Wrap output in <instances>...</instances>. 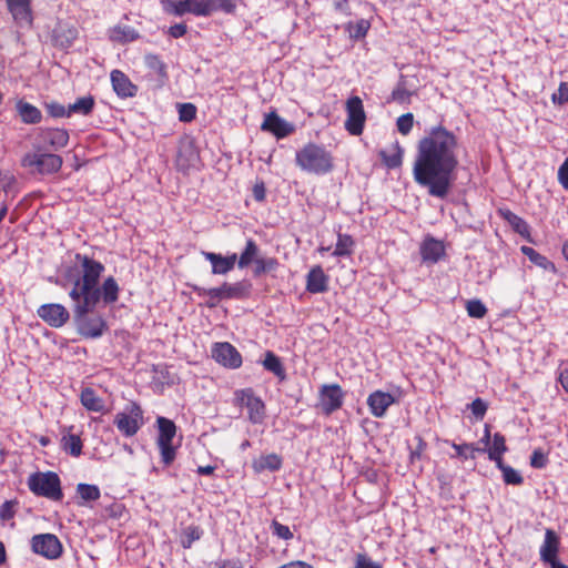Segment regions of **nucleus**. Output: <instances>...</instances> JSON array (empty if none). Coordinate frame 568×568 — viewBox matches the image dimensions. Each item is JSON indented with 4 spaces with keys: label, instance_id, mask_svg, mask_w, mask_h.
I'll return each mask as SVG.
<instances>
[{
    "label": "nucleus",
    "instance_id": "nucleus-50",
    "mask_svg": "<svg viewBox=\"0 0 568 568\" xmlns=\"http://www.w3.org/2000/svg\"><path fill=\"white\" fill-rule=\"evenodd\" d=\"M413 125H414V115L410 112L400 115L396 121L397 131L402 135H407L412 131Z\"/></svg>",
    "mask_w": 568,
    "mask_h": 568
},
{
    "label": "nucleus",
    "instance_id": "nucleus-25",
    "mask_svg": "<svg viewBox=\"0 0 568 568\" xmlns=\"http://www.w3.org/2000/svg\"><path fill=\"white\" fill-rule=\"evenodd\" d=\"M282 466L283 458L276 453L261 455L260 457L252 460V469L255 474H261L265 470L278 471Z\"/></svg>",
    "mask_w": 568,
    "mask_h": 568
},
{
    "label": "nucleus",
    "instance_id": "nucleus-9",
    "mask_svg": "<svg viewBox=\"0 0 568 568\" xmlns=\"http://www.w3.org/2000/svg\"><path fill=\"white\" fill-rule=\"evenodd\" d=\"M235 399L239 405L247 409V418L252 424H262L266 417V406L251 387L235 392Z\"/></svg>",
    "mask_w": 568,
    "mask_h": 568
},
{
    "label": "nucleus",
    "instance_id": "nucleus-21",
    "mask_svg": "<svg viewBox=\"0 0 568 568\" xmlns=\"http://www.w3.org/2000/svg\"><path fill=\"white\" fill-rule=\"evenodd\" d=\"M419 253L424 263L435 264L445 255V246L442 241L427 235L420 243Z\"/></svg>",
    "mask_w": 568,
    "mask_h": 568
},
{
    "label": "nucleus",
    "instance_id": "nucleus-49",
    "mask_svg": "<svg viewBox=\"0 0 568 568\" xmlns=\"http://www.w3.org/2000/svg\"><path fill=\"white\" fill-rule=\"evenodd\" d=\"M416 446L410 448L409 462L413 464L416 460H420L427 449V443L419 435L415 436Z\"/></svg>",
    "mask_w": 568,
    "mask_h": 568
},
{
    "label": "nucleus",
    "instance_id": "nucleus-22",
    "mask_svg": "<svg viewBox=\"0 0 568 568\" xmlns=\"http://www.w3.org/2000/svg\"><path fill=\"white\" fill-rule=\"evenodd\" d=\"M111 84L118 97L133 98L138 93V87L132 83L130 78L121 70H113L110 74Z\"/></svg>",
    "mask_w": 568,
    "mask_h": 568
},
{
    "label": "nucleus",
    "instance_id": "nucleus-45",
    "mask_svg": "<svg viewBox=\"0 0 568 568\" xmlns=\"http://www.w3.org/2000/svg\"><path fill=\"white\" fill-rule=\"evenodd\" d=\"M466 311L469 317L483 318L486 316L488 310L485 304L477 298L469 300L466 303Z\"/></svg>",
    "mask_w": 568,
    "mask_h": 568
},
{
    "label": "nucleus",
    "instance_id": "nucleus-6",
    "mask_svg": "<svg viewBox=\"0 0 568 568\" xmlns=\"http://www.w3.org/2000/svg\"><path fill=\"white\" fill-rule=\"evenodd\" d=\"M113 424L121 435L133 437L144 425L143 409L136 402H130L115 414Z\"/></svg>",
    "mask_w": 568,
    "mask_h": 568
},
{
    "label": "nucleus",
    "instance_id": "nucleus-1",
    "mask_svg": "<svg viewBox=\"0 0 568 568\" xmlns=\"http://www.w3.org/2000/svg\"><path fill=\"white\" fill-rule=\"evenodd\" d=\"M458 148V136L442 124L430 128L418 141L413 176L430 196L448 195L459 165Z\"/></svg>",
    "mask_w": 568,
    "mask_h": 568
},
{
    "label": "nucleus",
    "instance_id": "nucleus-36",
    "mask_svg": "<svg viewBox=\"0 0 568 568\" xmlns=\"http://www.w3.org/2000/svg\"><path fill=\"white\" fill-rule=\"evenodd\" d=\"M257 253H258V246L255 243V241L252 239L247 240L246 244H245V248L241 253L239 261H237L239 267L244 268V267H247L251 263H253V262L255 263V258H258Z\"/></svg>",
    "mask_w": 568,
    "mask_h": 568
},
{
    "label": "nucleus",
    "instance_id": "nucleus-35",
    "mask_svg": "<svg viewBox=\"0 0 568 568\" xmlns=\"http://www.w3.org/2000/svg\"><path fill=\"white\" fill-rule=\"evenodd\" d=\"M263 366L266 371L273 373L280 379H285V368L280 359L273 352L267 351L263 361Z\"/></svg>",
    "mask_w": 568,
    "mask_h": 568
},
{
    "label": "nucleus",
    "instance_id": "nucleus-23",
    "mask_svg": "<svg viewBox=\"0 0 568 568\" xmlns=\"http://www.w3.org/2000/svg\"><path fill=\"white\" fill-rule=\"evenodd\" d=\"M329 277L321 265L311 267L306 275V291L312 294L324 293L328 290Z\"/></svg>",
    "mask_w": 568,
    "mask_h": 568
},
{
    "label": "nucleus",
    "instance_id": "nucleus-52",
    "mask_svg": "<svg viewBox=\"0 0 568 568\" xmlns=\"http://www.w3.org/2000/svg\"><path fill=\"white\" fill-rule=\"evenodd\" d=\"M271 529L273 535L280 539L290 540L293 538V532L290 527L278 523L277 520L272 521Z\"/></svg>",
    "mask_w": 568,
    "mask_h": 568
},
{
    "label": "nucleus",
    "instance_id": "nucleus-39",
    "mask_svg": "<svg viewBox=\"0 0 568 568\" xmlns=\"http://www.w3.org/2000/svg\"><path fill=\"white\" fill-rule=\"evenodd\" d=\"M95 101L92 95L79 98L74 103L69 105L70 115L72 113L88 115L92 112Z\"/></svg>",
    "mask_w": 568,
    "mask_h": 568
},
{
    "label": "nucleus",
    "instance_id": "nucleus-24",
    "mask_svg": "<svg viewBox=\"0 0 568 568\" xmlns=\"http://www.w3.org/2000/svg\"><path fill=\"white\" fill-rule=\"evenodd\" d=\"M140 33L131 26L116 24L108 30V38L111 42L126 44L140 39Z\"/></svg>",
    "mask_w": 568,
    "mask_h": 568
},
{
    "label": "nucleus",
    "instance_id": "nucleus-15",
    "mask_svg": "<svg viewBox=\"0 0 568 568\" xmlns=\"http://www.w3.org/2000/svg\"><path fill=\"white\" fill-rule=\"evenodd\" d=\"M211 353L212 357L224 367L239 368L242 365L240 352L229 342L215 343Z\"/></svg>",
    "mask_w": 568,
    "mask_h": 568
},
{
    "label": "nucleus",
    "instance_id": "nucleus-46",
    "mask_svg": "<svg viewBox=\"0 0 568 568\" xmlns=\"http://www.w3.org/2000/svg\"><path fill=\"white\" fill-rule=\"evenodd\" d=\"M412 95L404 82H399L392 91V100L399 104L409 103Z\"/></svg>",
    "mask_w": 568,
    "mask_h": 568
},
{
    "label": "nucleus",
    "instance_id": "nucleus-30",
    "mask_svg": "<svg viewBox=\"0 0 568 568\" xmlns=\"http://www.w3.org/2000/svg\"><path fill=\"white\" fill-rule=\"evenodd\" d=\"M146 68L156 77L159 87H162L168 80L166 64L158 54L148 53L144 57Z\"/></svg>",
    "mask_w": 568,
    "mask_h": 568
},
{
    "label": "nucleus",
    "instance_id": "nucleus-41",
    "mask_svg": "<svg viewBox=\"0 0 568 568\" xmlns=\"http://www.w3.org/2000/svg\"><path fill=\"white\" fill-rule=\"evenodd\" d=\"M254 275L258 276L272 271H275L278 266V261L275 257H258L255 258Z\"/></svg>",
    "mask_w": 568,
    "mask_h": 568
},
{
    "label": "nucleus",
    "instance_id": "nucleus-59",
    "mask_svg": "<svg viewBox=\"0 0 568 568\" xmlns=\"http://www.w3.org/2000/svg\"><path fill=\"white\" fill-rule=\"evenodd\" d=\"M531 263H534L535 265H537L546 271L555 272V270H556L555 264L551 261H549L545 255L540 254L539 252L531 260Z\"/></svg>",
    "mask_w": 568,
    "mask_h": 568
},
{
    "label": "nucleus",
    "instance_id": "nucleus-14",
    "mask_svg": "<svg viewBox=\"0 0 568 568\" xmlns=\"http://www.w3.org/2000/svg\"><path fill=\"white\" fill-rule=\"evenodd\" d=\"M318 397L321 409L325 415L338 410L344 403V392L338 384L323 385Z\"/></svg>",
    "mask_w": 568,
    "mask_h": 568
},
{
    "label": "nucleus",
    "instance_id": "nucleus-31",
    "mask_svg": "<svg viewBox=\"0 0 568 568\" xmlns=\"http://www.w3.org/2000/svg\"><path fill=\"white\" fill-rule=\"evenodd\" d=\"M7 6L17 22L31 21L30 0H7Z\"/></svg>",
    "mask_w": 568,
    "mask_h": 568
},
{
    "label": "nucleus",
    "instance_id": "nucleus-62",
    "mask_svg": "<svg viewBox=\"0 0 568 568\" xmlns=\"http://www.w3.org/2000/svg\"><path fill=\"white\" fill-rule=\"evenodd\" d=\"M186 32L187 26L185 23H176L174 26H171L168 30V33L174 39L184 37Z\"/></svg>",
    "mask_w": 568,
    "mask_h": 568
},
{
    "label": "nucleus",
    "instance_id": "nucleus-58",
    "mask_svg": "<svg viewBox=\"0 0 568 568\" xmlns=\"http://www.w3.org/2000/svg\"><path fill=\"white\" fill-rule=\"evenodd\" d=\"M548 458L547 456L541 452V449H535L530 456V465L534 468H545L547 466Z\"/></svg>",
    "mask_w": 568,
    "mask_h": 568
},
{
    "label": "nucleus",
    "instance_id": "nucleus-51",
    "mask_svg": "<svg viewBox=\"0 0 568 568\" xmlns=\"http://www.w3.org/2000/svg\"><path fill=\"white\" fill-rule=\"evenodd\" d=\"M196 116V106L193 103H182L179 105V119L182 122H191Z\"/></svg>",
    "mask_w": 568,
    "mask_h": 568
},
{
    "label": "nucleus",
    "instance_id": "nucleus-27",
    "mask_svg": "<svg viewBox=\"0 0 568 568\" xmlns=\"http://www.w3.org/2000/svg\"><path fill=\"white\" fill-rule=\"evenodd\" d=\"M378 155L387 169H397L403 164L404 149L396 141L388 149L381 150Z\"/></svg>",
    "mask_w": 568,
    "mask_h": 568
},
{
    "label": "nucleus",
    "instance_id": "nucleus-17",
    "mask_svg": "<svg viewBox=\"0 0 568 568\" xmlns=\"http://www.w3.org/2000/svg\"><path fill=\"white\" fill-rule=\"evenodd\" d=\"M261 130L271 132L276 139H284L295 131V126L272 111L265 115Z\"/></svg>",
    "mask_w": 568,
    "mask_h": 568
},
{
    "label": "nucleus",
    "instance_id": "nucleus-44",
    "mask_svg": "<svg viewBox=\"0 0 568 568\" xmlns=\"http://www.w3.org/2000/svg\"><path fill=\"white\" fill-rule=\"evenodd\" d=\"M203 535V530L199 526H187L183 530V539H182V547L185 549H189L192 547L193 542L199 540Z\"/></svg>",
    "mask_w": 568,
    "mask_h": 568
},
{
    "label": "nucleus",
    "instance_id": "nucleus-3",
    "mask_svg": "<svg viewBox=\"0 0 568 568\" xmlns=\"http://www.w3.org/2000/svg\"><path fill=\"white\" fill-rule=\"evenodd\" d=\"M295 163L302 171L315 175L327 174L334 168L332 153L314 142L306 143L296 152Z\"/></svg>",
    "mask_w": 568,
    "mask_h": 568
},
{
    "label": "nucleus",
    "instance_id": "nucleus-4",
    "mask_svg": "<svg viewBox=\"0 0 568 568\" xmlns=\"http://www.w3.org/2000/svg\"><path fill=\"white\" fill-rule=\"evenodd\" d=\"M29 490L38 497H44L53 501H61L63 491L61 480L54 471H36L27 480Z\"/></svg>",
    "mask_w": 568,
    "mask_h": 568
},
{
    "label": "nucleus",
    "instance_id": "nucleus-40",
    "mask_svg": "<svg viewBox=\"0 0 568 568\" xmlns=\"http://www.w3.org/2000/svg\"><path fill=\"white\" fill-rule=\"evenodd\" d=\"M78 29L75 27L62 28L57 32V41L63 48H69L78 38Z\"/></svg>",
    "mask_w": 568,
    "mask_h": 568
},
{
    "label": "nucleus",
    "instance_id": "nucleus-42",
    "mask_svg": "<svg viewBox=\"0 0 568 568\" xmlns=\"http://www.w3.org/2000/svg\"><path fill=\"white\" fill-rule=\"evenodd\" d=\"M77 491L80 498L84 501H94L98 500L101 496L99 487L90 484H79L77 486Z\"/></svg>",
    "mask_w": 568,
    "mask_h": 568
},
{
    "label": "nucleus",
    "instance_id": "nucleus-53",
    "mask_svg": "<svg viewBox=\"0 0 568 568\" xmlns=\"http://www.w3.org/2000/svg\"><path fill=\"white\" fill-rule=\"evenodd\" d=\"M468 407L470 408L473 415L477 419L481 420L486 415L488 404L480 397H477L468 405Z\"/></svg>",
    "mask_w": 568,
    "mask_h": 568
},
{
    "label": "nucleus",
    "instance_id": "nucleus-32",
    "mask_svg": "<svg viewBox=\"0 0 568 568\" xmlns=\"http://www.w3.org/2000/svg\"><path fill=\"white\" fill-rule=\"evenodd\" d=\"M485 452L488 454V458L495 464L503 462V455L507 452V445L505 436L500 433H495L493 436L491 445Z\"/></svg>",
    "mask_w": 568,
    "mask_h": 568
},
{
    "label": "nucleus",
    "instance_id": "nucleus-43",
    "mask_svg": "<svg viewBox=\"0 0 568 568\" xmlns=\"http://www.w3.org/2000/svg\"><path fill=\"white\" fill-rule=\"evenodd\" d=\"M174 16H183L185 13L193 14V0H171L169 1V9Z\"/></svg>",
    "mask_w": 568,
    "mask_h": 568
},
{
    "label": "nucleus",
    "instance_id": "nucleus-26",
    "mask_svg": "<svg viewBox=\"0 0 568 568\" xmlns=\"http://www.w3.org/2000/svg\"><path fill=\"white\" fill-rule=\"evenodd\" d=\"M205 258L212 264L213 274H226L234 268L237 255L234 253L229 256H222L216 253H205Z\"/></svg>",
    "mask_w": 568,
    "mask_h": 568
},
{
    "label": "nucleus",
    "instance_id": "nucleus-8",
    "mask_svg": "<svg viewBox=\"0 0 568 568\" xmlns=\"http://www.w3.org/2000/svg\"><path fill=\"white\" fill-rule=\"evenodd\" d=\"M63 164L60 155L53 153L29 152L21 159V165L29 169L31 173L53 174L57 173Z\"/></svg>",
    "mask_w": 568,
    "mask_h": 568
},
{
    "label": "nucleus",
    "instance_id": "nucleus-60",
    "mask_svg": "<svg viewBox=\"0 0 568 568\" xmlns=\"http://www.w3.org/2000/svg\"><path fill=\"white\" fill-rule=\"evenodd\" d=\"M334 10L345 17L352 16L349 0H334Z\"/></svg>",
    "mask_w": 568,
    "mask_h": 568
},
{
    "label": "nucleus",
    "instance_id": "nucleus-54",
    "mask_svg": "<svg viewBox=\"0 0 568 568\" xmlns=\"http://www.w3.org/2000/svg\"><path fill=\"white\" fill-rule=\"evenodd\" d=\"M369 29V22L362 19L354 24H349V33L353 38H364Z\"/></svg>",
    "mask_w": 568,
    "mask_h": 568
},
{
    "label": "nucleus",
    "instance_id": "nucleus-63",
    "mask_svg": "<svg viewBox=\"0 0 568 568\" xmlns=\"http://www.w3.org/2000/svg\"><path fill=\"white\" fill-rule=\"evenodd\" d=\"M266 190L264 183H256L253 187V196L257 202H262L265 200Z\"/></svg>",
    "mask_w": 568,
    "mask_h": 568
},
{
    "label": "nucleus",
    "instance_id": "nucleus-10",
    "mask_svg": "<svg viewBox=\"0 0 568 568\" xmlns=\"http://www.w3.org/2000/svg\"><path fill=\"white\" fill-rule=\"evenodd\" d=\"M93 311L78 312L72 310L78 332L84 338H98L106 329V322L101 316H90Z\"/></svg>",
    "mask_w": 568,
    "mask_h": 568
},
{
    "label": "nucleus",
    "instance_id": "nucleus-19",
    "mask_svg": "<svg viewBox=\"0 0 568 568\" xmlns=\"http://www.w3.org/2000/svg\"><path fill=\"white\" fill-rule=\"evenodd\" d=\"M69 132L61 128H44L39 132V140L44 148L58 151L69 142Z\"/></svg>",
    "mask_w": 568,
    "mask_h": 568
},
{
    "label": "nucleus",
    "instance_id": "nucleus-38",
    "mask_svg": "<svg viewBox=\"0 0 568 568\" xmlns=\"http://www.w3.org/2000/svg\"><path fill=\"white\" fill-rule=\"evenodd\" d=\"M496 467L501 471L503 480L506 485L519 486L524 483V477L520 473L511 466L506 465L504 460L500 462V464H496Z\"/></svg>",
    "mask_w": 568,
    "mask_h": 568
},
{
    "label": "nucleus",
    "instance_id": "nucleus-12",
    "mask_svg": "<svg viewBox=\"0 0 568 568\" xmlns=\"http://www.w3.org/2000/svg\"><path fill=\"white\" fill-rule=\"evenodd\" d=\"M345 110L347 114L345 121L346 131L351 135H361L366 122V113L362 99L357 95L348 98L345 104Z\"/></svg>",
    "mask_w": 568,
    "mask_h": 568
},
{
    "label": "nucleus",
    "instance_id": "nucleus-2",
    "mask_svg": "<svg viewBox=\"0 0 568 568\" xmlns=\"http://www.w3.org/2000/svg\"><path fill=\"white\" fill-rule=\"evenodd\" d=\"M75 261L80 271L69 292L73 302L72 310H78L79 313L94 311L101 300L106 305L119 300L120 287L113 276L106 277L100 286V278L105 271L100 261L80 253L75 254Z\"/></svg>",
    "mask_w": 568,
    "mask_h": 568
},
{
    "label": "nucleus",
    "instance_id": "nucleus-16",
    "mask_svg": "<svg viewBox=\"0 0 568 568\" xmlns=\"http://www.w3.org/2000/svg\"><path fill=\"white\" fill-rule=\"evenodd\" d=\"M37 314L49 326L55 328L63 326L70 318L69 311L62 304L58 303L41 305Z\"/></svg>",
    "mask_w": 568,
    "mask_h": 568
},
{
    "label": "nucleus",
    "instance_id": "nucleus-57",
    "mask_svg": "<svg viewBox=\"0 0 568 568\" xmlns=\"http://www.w3.org/2000/svg\"><path fill=\"white\" fill-rule=\"evenodd\" d=\"M48 113L53 118H63L70 116L69 108L65 109L64 105L58 102H51L45 105Z\"/></svg>",
    "mask_w": 568,
    "mask_h": 568
},
{
    "label": "nucleus",
    "instance_id": "nucleus-20",
    "mask_svg": "<svg viewBox=\"0 0 568 568\" xmlns=\"http://www.w3.org/2000/svg\"><path fill=\"white\" fill-rule=\"evenodd\" d=\"M395 403V397L387 392L375 390L367 397V405L374 417L385 416L387 409Z\"/></svg>",
    "mask_w": 568,
    "mask_h": 568
},
{
    "label": "nucleus",
    "instance_id": "nucleus-18",
    "mask_svg": "<svg viewBox=\"0 0 568 568\" xmlns=\"http://www.w3.org/2000/svg\"><path fill=\"white\" fill-rule=\"evenodd\" d=\"M193 7L196 17H207L215 11L233 13L236 8L233 0H193Z\"/></svg>",
    "mask_w": 568,
    "mask_h": 568
},
{
    "label": "nucleus",
    "instance_id": "nucleus-61",
    "mask_svg": "<svg viewBox=\"0 0 568 568\" xmlns=\"http://www.w3.org/2000/svg\"><path fill=\"white\" fill-rule=\"evenodd\" d=\"M558 181L561 186L568 191V158L558 169Z\"/></svg>",
    "mask_w": 568,
    "mask_h": 568
},
{
    "label": "nucleus",
    "instance_id": "nucleus-64",
    "mask_svg": "<svg viewBox=\"0 0 568 568\" xmlns=\"http://www.w3.org/2000/svg\"><path fill=\"white\" fill-rule=\"evenodd\" d=\"M219 568H243L239 559H225L216 564Z\"/></svg>",
    "mask_w": 568,
    "mask_h": 568
},
{
    "label": "nucleus",
    "instance_id": "nucleus-33",
    "mask_svg": "<svg viewBox=\"0 0 568 568\" xmlns=\"http://www.w3.org/2000/svg\"><path fill=\"white\" fill-rule=\"evenodd\" d=\"M81 404L90 412H102L104 402L99 397L93 388L87 387L80 394Z\"/></svg>",
    "mask_w": 568,
    "mask_h": 568
},
{
    "label": "nucleus",
    "instance_id": "nucleus-56",
    "mask_svg": "<svg viewBox=\"0 0 568 568\" xmlns=\"http://www.w3.org/2000/svg\"><path fill=\"white\" fill-rule=\"evenodd\" d=\"M354 568H382V566L373 561L366 554H357Z\"/></svg>",
    "mask_w": 568,
    "mask_h": 568
},
{
    "label": "nucleus",
    "instance_id": "nucleus-34",
    "mask_svg": "<svg viewBox=\"0 0 568 568\" xmlns=\"http://www.w3.org/2000/svg\"><path fill=\"white\" fill-rule=\"evenodd\" d=\"M355 246V241L352 235L337 233V242L332 253L335 257L351 256Z\"/></svg>",
    "mask_w": 568,
    "mask_h": 568
},
{
    "label": "nucleus",
    "instance_id": "nucleus-47",
    "mask_svg": "<svg viewBox=\"0 0 568 568\" xmlns=\"http://www.w3.org/2000/svg\"><path fill=\"white\" fill-rule=\"evenodd\" d=\"M452 447L456 450V455L458 457L464 458V459H467V458L474 459L476 452H483V453L485 452V449L477 448L473 444H456V443H453Z\"/></svg>",
    "mask_w": 568,
    "mask_h": 568
},
{
    "label": "nucleus",
    "instance_id": "nucleus-55",
    "mask_svg": "<svg viewBox=\"0 0 568 568\" xmlns=\"http://www.w3.org/2000/svg\"><path fill=\"white\" fill-rule=\"evenodd\" d=\"M17 500H7L0 506V519L3 521L10 520L16 516Z\"/></svg>",
    "mask_w": 568,
    "mask_h": 568
},
{
    "label": "nucleus",
    "instance_id": "nucleus-5",
    "mask_svg": "<svg viewBox=\"0 0 568 568\" xmlns=\"http://www.w3.org/2000/svg\"><path fill=\"white\" fill-rule=\"evenodd\" d=\"M251 284L246 282H237L230 284L224 282L219 287L203 288L196 287L195 292L199 296H209L210 301L206 303L207 307L213 308L222 300H240L247 297L250 294Z\"/></svg>",
    "mask_w": 568,
    "mask_h": 568
},
{
    "label": "nucleus",
    "instance_id": "nucleus-11",
    "mask_svg": "<svg viewBox=\"0 0 568 568\" xmlns=\"http://www.w3.org/2000/svg\"><path fill=\"white\" fill-rule=\"evenodd\" d=\"M560 545L559 535L554 529L547 528L544 541L539 548V556L540 560L550 568H568L567 565L559 560Z\"/></svg>",
    "mask_w": 568,
    "mask_h": 568
},
{
    "label": "nucleus",
    "instance_id": "nucleus-29",
    "mask_svg": "<svg viewBox=\"0 0 568 568\" xmlns=\"http://www.w3.org/2000/svg\"><path fill=\"white\" fill-rule=\"evenodd\" d=\"M497 213L503 220L509 223L516 233L523 236L529 235V225L523 217L507 207H499Z\"/></svg>",
    "mask_w": 568,
    "mask_h": 568
},
{
    "label": "nucleus",
    "instance_id": "nucleus-28",
    "mask_svg": "<svg viewBox=\"0 0 568 568\" xmlns=\"http://www.w3.org/2000/svg\"><path fill=\"white\" fill-rule=\"evenodd\" d=\"M16 110L21 121L26 124H38L42 120L41 111L36 105L24 100H19L16 103Z\"/></svg>",
    "mask_w": 568,
    "mask_h": 568
},
{
    "label": "nucleus",
    "instance_id": "nucleus-48",
    "mask_svg": "<svg viewBox=\"0 0 568 568\" xmlns=\"http://www.w3.org/2000/svg\"><path fill=\"white\" fill-rule=\"evenodd\" d=\"M550 99L555 105L561 106L568 104V82H560L557 91L551 94Z\"/></svg>",
    "mask_w": 568,
    "mask_h": 568
},
{
    "label": "nucleus",
    "instance_id": "nucleus-37",
    "mask_svg": "<svg viewBox=\"0 0 568 568\" xmlns=\"http://www.w3.org/2000/svg\"><path fill=\"white\" fill-rule=\"evenodd\" d=\"M61 445L64 452L73 457H79L82 453V440L80 436L74 434L64 435L61 439Z\"/></svg>",
    "mask_w": 568,
    "mask_h": 568
},
{
    "label": "nucleus",
    "instance_id": "nucleus-13",
    "mask_svg": "<svg viewBox=\"0 0 568 568\" xmlns=\"http://www.w3.org/2000/svg\"><path fill=\"white\" fill-rule=\"evenodd\" d=\"M31 549L47 559H57L62 555L63 547L53 534H39L31 538Z\"/></svg>",
    "mask_w": 568,
    "mask_h": 568
},
{
    "label": "nucleus",
    "instance_id": "nucleus-7",
    "mask_svg": "<svg viewBox=\"0 0 568 568\" xmlns=\"http://www.w3.org/2000/svg\"><path fill=\"white\" fill-rule=\"evenodd\" d=\"M156 424L159 428L156 445L160 449L161 460L164 465L169 466L176 456V448L172 443L176 435V426L173 420L162 416L156 418Z\"/></svg>",
    "mask_w": 568,
    "mask_h": 568
}]
</instances>
